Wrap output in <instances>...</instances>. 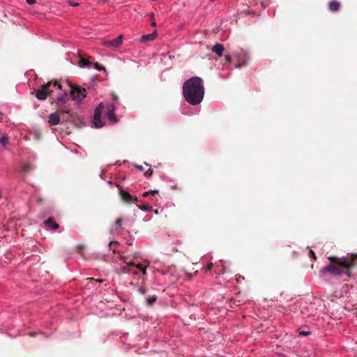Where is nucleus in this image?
<instances>
[{
    "label": "nucleus",
    "mask_w": 357,
    "mask_h": 357,
    "mask_svg": "<svg viewBox=\"0 0 357 357\" xmlns=\"http://www.w3.org/2000/svg\"><path fill=\"white\" fill-rule=\"evenodd\" d=\"M204 82L199 77H192L183 84V98L191 105L196 106L200 104L204 99Z\"/></svg>",
    "instance_id": "1"
},
{
    "label": "nucleus",
    "mask_w": 357,
    "mask_h": 357,
    "mask_svg": "<svg viewBox=\"0 0 357 357\" xmlns=\"http://www.w3.org/2000/svg\"><path fill=\"white\" fill-rule=\"evenodd\" d=\"M119 259L122 261L120 266L123 273L133 275L138 279H143L146 275V268L149 265V261H144L141 263L136 261L128 262L124 255L119 254Z\"/></svg>",
    "instance_id": "2"
},
{
    "label": "nucleus",
    "mask_w": 357,
    "mask_h": 357,
    "mask_svg": "<svg viewBox=\"0 0 357 357\" xmlns=\"http://www.w3.org/2000/svg\"><path fill=\"white\" fill-rule=\"evenodd\" d=\"M354 266V261L347 258H340L322 268V273H328L333 276L340 277L346 275L350 277V268Z\"/></svg>",
    "instance_id": "3"
},
{
    "label": "nucleus",
    "mask_w": 357,
    "mask_h": 357,
    "mask_svg": "<svg viewBox=\"0 0 357 357\" xmlns=\"http://www.w3.org/2000/svg\"><path fill=\"white\" fill-rule=\"evenodd\" d=\"M211 259V257L210 255H205L202 257V263H206L203 267L204 270L206 271H211L214 266L215 274H223L225 272V266L221 263V261L220 263H215L214 266L213 263L208 262Z\"/></svg>",
    "instance_id": "4"
},
{
    "label": "nucleus",
    "mask_w": 357,
    "mask_h": 357,
    "mask_svg": "<svg viewBox=\"0 0 357 357\" xmlns=\"http://www.w3.org/2000/svg\"><path fill=\"white\" fill-rule=\"evenodd\" d=\"M71 88V98L74 101L79 105L84 98H86V91L84 88L77 85H72Z\"/></svg>",
    "instance_id": "5"
},
{
    "label": "nucleus",
    "mask_w": 357,
    "mask_h": 357,
    "mask_svg": "<svg viewBox=\"0 0 357 357\" xmlns=\"http://www.w3.org/2000/svg\"><path fill=\"white\" fill-rule=\"evenodd\" d=\"M234 56L235 60L236 61V63H234V66L237 68L246 66L248 60L250 59L248 53L243 50H240L235 52L234 53Z\"/></svg>",
    "instance_id": "6"
},
{
    "label": "nucleus",
    "mask_w": 357,
    "mask_h": 357,
    "mask_svg": "<svg viewBox=\"0 0 357 357\" xmlns=\"http://www.w3.org/2000/svg\"><path fill=\"white\" fill-rule=\"evenodd\" d=\"M105 109V104L103 102L99 103L98 107L96 108L94 111L93 118V126L96 128H100L103 126V123L101 120L102 112Z\"/></svg>",
    "instance_id": "7"
},
{
    "label": "nucleus",
    "mask_w": 357,
    "mask_h": 357,
    "mask_svg": "<svg viewBox=\"0 0 357 357\" xmlns=\"http://www.w3.org/2000/svg\"><path fill=\"white\" fill-rule=\"evenodd\" d=\"M105 115L107 119L112 122V123H116L117 122V118L115 114V107L114 104L107 103L105 105Z\"/></svg>",
    "instance_id": "8"
},
{
    "label": "nucleus",
    "mask_w": 357,
    "mask_h": 357,
    "mask_svg": "<svg viewBox=\"0 0 357 357\" xmlns=\"http://www.w3.org/2000/svg\"><path fill=\"white\" fill-rule=\"evenodd\" d=\"M116 187L119 189L121 198L124 202L132 203L138 201L137 197L132 196L129 192L123 190L120 185H117Z\"/></svg>",
    "instance_id": "9"
},
{
    "label": "nucleus",
    "mask_w": 357,
    "mask_h": 357,
    "mask_svg": "<svg viewBox=\"0 0 357 357\" xmlns=\"http://www.w3.org/2000/svg\"><path fill=\"white\" fill-rule=\"evenodd\" d=\"M79 65L82 68H91L92 66H94L95 68H96L99 70L105 69V68L103 66H100L98 63H93L86 59H81L79 62Z\"/></svg>",
    "instance_id": "10"
},
{
    "label": "nucleus",
    "mask_w": 357,
    "mask_h": 357,
    "mask_svg": "<svg viewBox=\"0 0 357 357\" xmlns=\"http://www.w3.org/2000/svg\"><path fill=\"white\" fill-rule=\"evenodd\" d=\"M60 115L58 112H54L49 115V124L50 126H57L60 123Z\"/></svg>",
    "instance_id": "11"
},
{
    "label": "nucleus",
    "mask_w": 357,
    "mask_h": 357,
    "mask_svg": "<svg viewBox=\"0 0 357 357\" xmlns=\"http://www.w3.org/2000/svg\"><path fill=\"white\" fill-rule=\"evenodd\" d=\"M121 229H122V220H121V219L119 218L115 221L114 225L111 229V233L112 234H120Z\"/></svg>",
    "instance_id": "12"
},
{
    "label": "nucleus",
    "mask_w": 357,
    "mask_h": 357,
    "mask_svg": "<svg viewBox=\"0 0 357 357\" xmlns=\"http://www.w3.org/2000/svg\"><path fill=\"white\" fill-rule=\"evenodd\" d=\"M44 224L48 229L51 230H56L59 227V224L55 222L51 217L45 220Z\"/></svg>",
    "instance_id": "13"
},
{
    "label": "nucleus",
    "mask_w": 357,
    "mask_h": 357,
    "mask_svg": "<svg viewBox=\"0 0 357 357\" xmlns=\"http://www.w3.org/2000/svg\"><path fill=\"white\" fill-rule=\"evenodd\" d=\"M157 36L156 31H154L153 33L149 34H145L142 36L140 38V42L142 43H146L147 41L153 40Z\"/></svg>",
    "instance_id": "14"
},
{
    "label": "nucleus",
    "mask_w": 357,
    "mask_h": 357,
    "mask_svg": "<svg viewBox=\"0 0 357 357\" xmlns=\"http://www.w3.org/2000/svg\"><path fill=\"white\" fill-rule=\"evenodd\" d=\"M57 82H55L54 83H52L51 82H47L45 84H43L42 86V89L47 92V95H50L53 89H52V86L56 87L57 86Z\"/></svg>",
    "instance_id": "15"
},
{
    "label": "nucleus",
    "mask_w": 357,
    "mask_h": 357,
    "mask_svg": "<svg viewBox=\"0 0 357 357\" xmlns=\"http://www.w3.org/2000/svg\"><path fill=\"white\" fill-rule=\"evenodd\" d=\"M212 51L215 52L218 56H222L224 52V47L221 44L216 43L212 47Z\"/></svg>",
    "instance_id": "16"
},
{
    "label": "nucleus",
    "mask_w": 357,
    "mask_h": 357,
    "mask_svg": "<svg viewBox=\"0 0 357 357\" xmlns=\"http://www.w3.org/2000/svg\"><path fill=\"white\" fill-rule=\"evenodd\" d=\"M47 93L43 89L37 90L36 92V97L39 100H45L47 98Z\"/></svg>",
    "instance_id": "17"
},
{
    "label": "nucleus",
    "mask_w": 357,
    "mask_h": 357,
    "mask_svg": "<svg viewBox=\"0 0 357 357\" xmlns=\"http://www.w3.org/2000/svg\"><path fill=\"white\" fill-rule=\"evenodd\" d=\"M122 43H123V36L121 35V36H119L118 37H116V38H114V40H111L109 42V45L112 46V47H118L122 45Z\"/></svg>",
    "instance_id": "18"
},
{
    "label": "nucleus",
    "mask_w": 357,
    "mask_h": 357,
    "mask_svg": "<svg viewBox=\"0 0 357 357\" xmlns=\"http://www.w3.org/2000/svg\"><path fill=\"white\" fill-rule=\"evenodd\" d=\"M69 100V96L67 93H63L61 94H59L57 97V101L59 103L61 104H65Z\"/></svg>",
    "instance_id": "19"
},
{
    "label": "nucleus",
    "mask_w": 357,
    "mask_h": 357,
    "mask_svg": "<svg viewBox=\"0 0 357 357\" xmlns=\"http://www.w3.org/2000/svg\"><path fill=\"white\" fill-rule=\"evenodd\" d=\"M340 8V3L337 1H332L329 3V9L331 11H337Z\"/></svg>",
    "instance_id": "20"
},
{
    "label": "nucleus",
    "mask_w": 357,
    "mask_h": 357,
    "mask_svg": "<svg viewBox=\"0 0 357 357\" xmlns=\"http://www.w3.org/2000/svg\"><path fill=\"white\" fill-rule=\"evenodd\" d=\"M157 300V296L155 295L149 297L146 300V303L148 306H151L154 304V303Z\"/></svg>",
    "instance_id": "21"
},
{
    "label": "nucleus",
    "mask_w": 357,
    "mask_h": 357,
    "mask_svg": "<svg viewBox=\"0 0 357 357\" xmlns=\"http://www.w3.org/2000/svg\"><path fill=\"white\" fill-rule=\"evenodd\" d=\"M8 141L9 139L7 135L0 136V143L2 144L3 146L6 147V145L8 144Z\"/></svg>",
    "instance_id": "22"
},
{
    "label": "nucleus",
    "mask_w": 357,
    "mask_h": 357,
    "mask_svg": "<svg viewBox=\"0 0 357 357\" xmlns=\"http://www.w3.org/2000/svg\"><path fill=\"white\" fill-rule=\"evenodd\" d=\"M138 208L143 211H146V212H150V211H153V207L151 206H149L148 204H143L142 206H138Z\"/></svg>",
    "instance_id": "23"
},
{
    "label": "nucleus",
    "mask_w": 357,
    "mask_h": 357,
    "mask_svg": "<svg viewBox=\"0 0 357 357\" xmlns=\"http://www.w3.org/2000/svg\"><path fill=\"white\" fill-rule=\"evenodd\" d=\"M311 333L310 331H300L299 332V335H302V336H307L309 335Z\"/></svg>",
    "instance_id": "24"
},
{
    "label": "nucleus",
    "mask_w": 357,
    "mask_h": 357,
    "mask_svg": "<svg viewBox=\"0 0 357 357\" xmlns=\"http://www.w3.org/2000/svg\"><path fill=\"white\" fill-rule=\"evenodd\" d=\"M138 291L142 294H146V289L144 287H140L139 289H138Z\"/></svg>",
    "instance_id": "25"
},
{
    "label": "nucleus",
    "mask_w": 357,
    "mask_h": 357,
    "mask_svg": "<svg viewBox=\"0 0 357 357\" xmlns=\"http://www.w3.org/2000/svg\"><path fill=\"white\" fill-rule=\"evenodd\" d=\"M153 174V170L151 169H149L146 172H145V176H149L151 175H152Z\"/></svg>",
    "instance_id": "26"
},
{
    "label": "nucleus",
    "mask_w": 357,
    "mask_h": 357,
    "mask_svg": "<svg viewBox=\"0 0 357 357\" xmlns=\"http://www.w3.org/2000/svg\"><path fill=\"white\" fill-rule=\"evenodd\" d=\"M149 195H153V196L158 193V191L157 190H149Z\"/></svg>",
    "instance_id": "27"
},
{
    "label": "nucleus",
    "mask_w": 357,
    "mask_h": 357,
    "mask_svg": "<svg viewBox=\"0 0 357 357\" xmlns=\"http://www.w3.org/2000/svg\"><path fill=\"white\" fill-rule=\"evenodd\" d=\"M310 257L313 258L314 259H316L315 253L312 250H310Z\"/></svg>",
    "instance_id": "28"
},
{
    "label": "nucleus",
    "mask_w": 357,
    "mask_h": 357,
    "mask_svg": "<svg viewBox=\"0 0 357 357\" xmlns=\"http://www.w3.org/2000/svg\"><path fill=\"white\" fill-rule=\"evenodd\" d=\"M68 3L72 6H77L79 5V3H75V2H73V1H70Z\"/></svg>",
    "instance_id": "29"
},
{
    "label": "nucleus",
    "mask_w": 357,
    "mask_h": 357,
    "mask_svg": "<svg viewBox=\"0 0 357 357\" xmlns=\"http://www.w3.org/2000/svg\"><path fill=\"white\" fill-rule=\"evenodd\" d=\"M135 167L139 171H142L143 170V167L142 165H135Z\"/></svg>",
    "instance_id": "30"
},
{
    "label": "nucleus",
    "mask_w": 357,
    "mask_h": 357,
    "mask_svg": "<svg viewBox=\"0 0 357 357\" xmlns=\"http://www.w3.org/2000/svg\"><path fill=\"white\" fill-rule=\"evenodd\" d=\"M244 280V277L241 276V275H238L237 278H236V281L238 283L240 282V280Z\"/></svg>",
    "instance_id": "31"
},
{
    "label": "nucleus",
    "mask_w": 357,
    "mask_h": 357,
    "mask_svg": "<svg viewBox=\"0 0 357 357\" xmlns=\"http://www.w3.org/2000/svg\"><path fill=\"white\" fill-rule=\"evenodd\" d=\"M26 3L29 5H32L36 3V0H26Z\"/></svg>",
    "instance_id": "32"
},
{
    "label": "nucleus",
    "mask_w": 357,
    "mask_h": 357,
    "mask_svg": "<svg viewBox=\"0 0 357 357\" xmlns=\"http://www.w3.org/2000/svg\"><path fill=\"white\" fill-rule=\"evenodd\" d=\"M225 59H226L228 62H229V63H230V62H231V56H228V55L225 56Z\"/></svg>",
    "instance_id": "33"
},
{
    "label": "nucleus",
    "mask_w": 357,
    "mask_h": 357,
    "mask_svg": "<svg viewBox=\"0 0 357 357\" xmlns=\"http://www.w3.org/2000/svg\"><path fill=\"white\" fill-rule=\"evenodd\" d=\"M150 195L149 191H146L142 194V197H146L147 196Z\"/></svg>",
    "instance_id": "34"
},
{
    "label": "nucleus",
    "mask_w": 357,
    "mask_h": 357,
    "mask_svg": "<svg viewBox=\"0 0 357 357\" xmlns=\"http://www.w3.org/2000/svg\"><path fill=\"white\" fill-rule=\"evenodd\" d=\"M151 26H153V27L156 26V22H154V21H153V22L151 23Z\"/></svg>",
    "instance_id": "35"
},
{
    "label": "nucleus",
    "mask_w": 357,
    "mask_h": 357,
    "mask_svg": "<svg viewBox=\"0 0 357 357\" xmlns=\"http://www.w3.org/2000/svg\"><path fill=\"white\" fill-rule=\"evenodd\" d=\"M113 243H116V241H111L109 242V246H111Z\"/></svg>",
    "instance_id": "36"
},
{
    "label": "nucleus",
    "mask_w": 357,
    "mask_h": 357,
    "mask_svg": "<svg viewBox=\"0 0 357 357\" xmlns=\"http://www.w3.org/2000/svg\"><path fill=\"white\" fill-rule=\"evenodd\" d=\"M35 335H36L35 333H29V335L31 336V337L35 336Z\"/></svg>",
    "instance_id": "37"
},
{
    "label": "nucleus",
    "mask_w": 357,
    "mask_h": 357,
    "mask_svg": "<svg viewBox=\"0 0 357 357\" xmlns=\"http://www.w3.org/2000/svg\"><path fill=\"white\" fill-rule=\"evenodd\" d=\"M103 176H104V173L102 172H101V174H100V176H101L102 178H103Z\"/></svg>",
    "instance_id": "38"
},
{
    "label": "nucleus",
    "mask_w": 357,
    "mask_h": 357,
    "mask_svg": "<svg viewBox=\"0 0 357 357\" xmlns=\"http://www.w3.org/2000/svg\"><path fill=\"white\" fill-rule=\"evenodd\" d=\"M2 197V195H1V190H0V199H1Z\"/></svg>",
    "instance_id": "39"
},
{
    "label": "nucleus",
    "mask_w": 357,
    "mask_h": 357,
    "mask_svg": "<svg viewBox=\"0 0 357 357\" xmlns=\"http://www.w3.org/2000/svg\"><path fill=\"white\" fill-rule=\"evenodd\" d=\"M112 181H108L109 184H112Z\"/></svg>",
    "instance_id": "40"
},
{
    "label": "nucleus",
    "mask_w": 357,
    "mask_h": 357,
    "mask_svg": "<svg viewBox=\"0 0 357 357\" xmlns=\"http://www.w3.org/2000/svg\"><path fill=\"white\" fill-rule=\"evenodd\" d=\"M102 1H105V0H102Z\"/></svg>",
    "instance_id": "41"
}]
</instances>
